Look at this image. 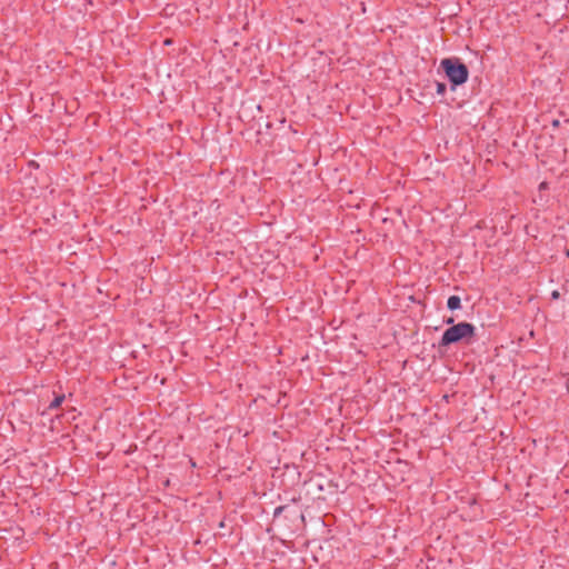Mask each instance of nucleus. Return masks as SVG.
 Segmentation results:
<instances>
[{"mask_svg":"<svg viewBox=\"0 0 569 569\" xmlns=\"http://www.w3.org/2000/svg\"><path fill=\"white\" fill-rule=\"evenodd\" d=\"M476 327L469 322H459L448 328L439 342L440 347H447L452 343L465 341L469 343L475 336Z\"/></svg>","mask_w":569,"mask_h":569,"instance_id":"1","label":"nucleus"},{"mask_svg":"<svg viewBox=\"0 0 569 569\" xmlns=\"http://www.w3.org/2000/svg\"><path fill=\"white\" fill-rule=\"evenodd\" d=\"M441 68L446 72V76L452 83V87L460 86L468 80L469 71L466 64L461 63L459 59L447 58L440 63Z\"/></svg>","mask_w":569,"mask_h":569,"instance_id":"2","label":"nucleus"},{"mask_svg":"<svg viewBox=\"0 0 569 569\" xmlns=\"http://www.w3.org/2000/svg\"><path fill=\"white\" fill-rule=\"evenodd\" d=\"M447 306L450 310L459 309L461 306V300L458 296H450L448 298Z\"/></svg>","mask_w":569,"mask_h":569,"instance_id":"3","label":"nucleus"},{"mask_svg":"<svg viewBox=\"0 0 569 569\" xmlns=\"http://www.w3.org/2000/svg\"><path fill=\"white\" fill-rule=\"evenodd\" d=\"M63 400H64L63 395L56 397L54 400L50 403L49 408L50 409L59 408L61 406V403L63 402Z\"/></svg>","mask_w":569,"mask_h":569,"instance_id":"4","label":"nucleus"},{"mask_svg":"<svg viewBox=\"0 0 569 569\" xmlns=\"http://www.w3.org/2000/svg\"><path fill=\"white\" fill-rule=\"evenodd\" d=\"M446 90H447V87L445 83H441V82L437 83V93L438 94H445Z\"/></svg>","mask_w":569,"mask_h":569,"instance_id":"5","label":"nucleus"},{"mask_svg":"<svg viewBox=\"0 0 569 569\" xmlns=\"http://www.w3.org/2000/svg\"><path fill=\"white\" fill-rule=\"evenodd\" d=\"M551 297H552V299H558L559 292L557 290L552 291Z\"/></svg>","mask_w":569,"mask_h":569,"instance_id":"6","label":"nucleus"},{"mask_svg":"<svg viewBox=\"0 0 569 569\" xmlns=\"http://www.w3.org/2000/svg\"><path fill=\"white\" fill-rule=\"evenodd\" d=\"M282 509H283V507H278V508L276 509V511H274V515H278L279 512H281V511H282Z\"/></svg>","mask_w":569,"mask_h":569,"instance_id":"7","label":"nucleus"},{"mask_svg":"<svg viewBox=\"0 0 569 569\" xmlns=\"http://www.w3.org/2000/svg\"><path fill=\"white\" fill-rule=\"evenodd\" d=\"M446 323L450 325V323H453V318H449L446 320Z\"/></svg>","mask_w":569,"mask_h":569,"instance_id":"8","label":"nucleus"},{"mask_svg":"<svg viewBox=\"0 0 569 569\" xmlns=\"http://www.w3.org/2000/svg\"><path fill=\"white\" fill-rule=\"evenodd\" d=\"M567 254L569 256V250L567 251Z\"/></svg>","mask_w":569,"mask_h":569,"instance_id":"9","label":"nucleus"}]
</instances>
